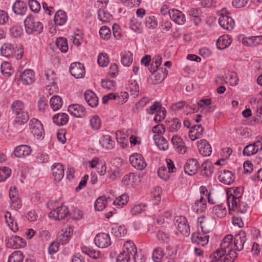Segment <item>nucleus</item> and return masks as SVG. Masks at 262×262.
<instances>
[{
	"mask_svg": "<svg viewBox=\"0 0 262 262\" xmlns=\"http://www.w3.org/2000/svg\"><path fill=\"white\" fill-rule=\"evenodd\" d=\"M24 25L26 31L28 34L40 33L43 30V25L31 15L25 19Z\"/></svg>",
	"mask_w": 262,
	"mask_h": 262,
	"instance_id": "1",
	"label": "nucleus"
},
{
	"mask_svg": "<svg viewBox=\"0 0 262 262\" xmlns=\"http://www.w3.org/2000/svg\"><path fill=\"white\" fill-rule=\"evenodd\" d=\"M174 225L177 230L183 235L187 236L190 234V227L185 216L177 215L174 219Z\"/></svg>",
	"mask_w": 262,
	"mask_h": 262,
	"instance_id": "2",
	"label": "nucleus"
},
{
	"mask_svg": "<svg viewBox=\"0 0 262 262\" xmlns=\"http://www.w3.org/2000/svg\"><path fill=\"white\" fill-rule=\"evenodd\" d=\"M219 23L221 27L227 30H232L235 26L233 19L227 14L226 9H222L221 11Z\"/></svg>",
	"mask_w": 262,
	"mask_h": 262,
	"instance_id": "3",
	"label": "nucleus"
},
{
	"mask_svg": "<svg viewBox=\"0 0 262 262\" xmlns=\"http://www.w3.org/2000/svg\"><path fill=\"white\" fill-rule=\"evenodd\" d=\"M209 230L205 229L204 231H198L193 233L191 236V241L193 243L204 246L208 243L209 236L208 233Z\"/></svg>",
	"mask_w": 262,
	"mask_h": 262,
	"instance_id": "4",
	"label": "nucleus"
},
{
	"mask_svg": "<svg viewBox=\"0 0 262 262\" xmlns=\"http://www.w3.org/2000/svg\"><path fill=\"white\" fill-rule=\"evenodd\" d=\"M30 128L34 136L36 137L37 138L42 137L45 134L42 124L37 119L33 118L31 120Z\"/></svg>",
	"mask_w": 262,
	"mask_h": 262,
	"instance_id": "5",
	"label": "nucleus"
},
{
	"mask_svg": "<svg viewBox=\"0 0 262 262\" xmlns=\"http://www.w3.org/2000/svg\"><path fill=\"white\" fill-rule=\"evenodd\" d=\"M129 161L132 166L138 170H143L147 166L143 157L138 153L132 154L129 157Z\"/></svg>",
	"mask_w": 262,
	"mask_h": 262,
	"instance_id": "6",
	"label": "nucleus"
},
{
	"mask_svg": "<svg viewBox=\"0 0 262 262\" xmlns=\"http://www.w3.org/2000/svg\"><path fill=\"white\" fill-rule=\"evenodd\" d=\"M94 241L96 245L100 248H106L111 244L109 234L105 233H100L97 234Z\"/></svg>",
	"mask_w": 262,
	"mask_h": 262,
	"instance_id": "7",
	"label": "nucleus"
},
{
	"mask_svg": "<svg viewBox=\"0 0 262 262\" xmlns=\"http://www.w3.org/2000/svg\"><path fill=\"white\" fill-rule=\"evenodd\" d=\"M70 72L76 78H82L85 74L84 67L79 62L72 63L70 66Z\"/></svg>",
	"mask_w": 262,
	"mask_h": 262,
	"instance_id": "8",
	"label": "nucleus"
},
{
	"mask_svg": "<svg viewBox=\"0 0 262 262\" xmlns=\"http://www.w3.org/2000/svg\"><path fill=\"white\" fill-rule=\"evenodd\" d=\"M5 241L8 247L13 249L19 248L24 247L25 245L23 239L16 235H13L10 237H7L6 238Z\"/></svg>",
	"mask_w": 262,
	"mask_h": 262,
	"instance_id": "9",
	"label": "nucleus"
},
{
	"mask_svg": "<svg viewBox=\"0 0 262 262\" xmlns=\"http://www.w3.org/2000/svg\"><path fill=\"white\" fill-rule=\"evenodd\" d=\"M262 150V143L260 141H257L252 144L247 145L243 150L244 156H251L256 154L258 151Z\"/></svg>",
	"mask_w": 262,
	"mask_h": 262,
	"instance_id": "10",
	"label": "nucleus"
},
{
	"mask_svg": "<svg viewBox=\"0 0 262 262\" xmlns=\"http://www.w3.org/2000/svg\"><path fill=\"white\" fill-rule=\"evenodd\" d=\"M199 168L198 161L195 159H190L187 161L184 166L185 172L191 176L195 174Z\"/></svg>",
	"mask_w": 262,
	"mask_h": 262,
	"instance_id": "11",
	"label": "nucleus"
},
{
	"mask_svg": "<svg viewBox=\"0 0 262 262\" xmlns=\"http://www.w3.org/2000/svg\"><path fill=\"white\" fill-rule=\"evenodd\" d=\"M171 142L175 149L178 152L184 154L187 150V147L183 140L177 136H173L171 139Z\"/></svg>",
	"mask_w": 262,
	"mask_h": 262,
	"instance_id": "12",
	"label": "nucleus"
},
{
	"mask_svg": "<svg viewBox=\"0 0 262 262\" xmlns=\"http://www.w3.org/2000/svg\"><path fill=\"white\" fill-rule=\"evenodd\" d=\"M68 112L73 116L81 118L85 116V109L82 106L75 104L71 105L68 107Z\"/></svg>",
	"mask_w": 262,
	"mask_h": 262,
	"instance_id": "13",
	"label": "nucleus"
},
{
	"mask_svg": "<svg viewBox=\"0 0 262 262\" xmlns=\"http://www.w3.org/2000/svg\"><path fill=\"white\" fill-rule=\"evenodd\" d=\"M227 194L229 209L230 211H235L239 202L240 195L238 193L236 195H233L231 191H228Z\"/></svg>",
	"mask_w": 262,
	"mask_h": 262,
	"instance_id": "14",
	"label": "nucleus"
},
{
	"mask_svg": "<svg viewBox=\"0 0 262 262\" xmlns=\"http://www.w3.org/2000/svg\"><path fill=\"white\" fill-rule=\"evenodd\" d=\"M31 147L26 145H20L16 147L14 150V156L17 158H25L31 152Z\"/></svg>",
	"mask_w": 262,
	"mask_h": 262,
	"instance_id": "15",
	"label": "nucleus"
},
{
	"mask_svg": "<svg viewBox=\"0 0 262 262\" xmlns=\"http://www.w3.org/2000/svg\"><path fill=\"white\" fill-rule=\"evenodd\" d=\"M247 240L246 232L241 231L234 237V245L236 250L241 251L244 248V244Z\"/></svg>",
	"mask_w": 262,
	"mask_h": 262,
	"instance_id": "16",
	"label": "nucleus"
},
{
	"mask_svg": "<svg viewBox=\"0 0 262 262\" xmlns=\"http://www.w3.org/2000/svg\"><path fill=\"white\" fill-rule=\"evenodd\" d=\"M219 179L221 182L225 185H230L234 181L235 177L231 171L224 170L220 172Z\"/></svg>",
	"mask_w": 262,
	"mask_h": 262,
	"instance_id": "17",
	"label": "nucleus"
},
{
	"mask_svg": "<svg viewBox=\"0 0 262 262\" xmlns=\"http://www.w3.org/2000/svg\"><path fill=\"white\" fill-rule=\"evenodd\" d=\"M204 129L201 125H195L191 127L189 136L192 141L200 139L203 136Z\"/></svg>",
	"mask_w": 262,
	"mask_h": 262,
	"instance_id": "18",
	"label": "nucleus"
},
{
	"mask_svg": "<svg viewBox=\"0 0 262 262\" xmlns=\"http://www.w3.org/2000/svg\"><path fill=\"white\" fill-rule=\"evenodd\" d=\"M230 248H232V243L222 241L221 244V249L217 250L215 252L211 254V257L216 258V256L222 257L226 254L227 251Z\"/></svg>",
	"mask_w": 262,
	"mask_h": 262,
	"instance_id": "19",
	"label": "nucleus"
},
{
	"mask_svg": "<svg viewBox=\"0 0 262 262\" xmlns=\"http://www.w3.org/2000/svg\"><path fill=\"white\" fill-rule=\"evenodd\" d=\"M169 14L171 19L179 25H182L185 21L184 14L177 9H172L169 11Z\"/></svg>",
	"mask_w": 262,
	"mask_h": 262,
	"instance_id": "20",
	"label": "nucleus"
},
{
	"mask_svg": "<svg viewBox=\"0 0 262 262\" xmlns=\"http://www.w3.org/2000/svg\"><path fill=\"white\" fill-rule=\"evenodd\" d=\"M198 149L200 153L204 156H210L212 152L211 145L205 140H201L199 142Z\"/></svg>",
	"mask_w": 262,
	"mask_h": 262,
	"instance_id": "21",
	"label": "nucleus"
},
{
	"mask_svg": "<svg viewBox=\"0 0 262 262\" xmlns=\"http://www.w3.org/2000/svg\"><path fill=\"white\" fill-rule=\"evenodd\" d=\"M47 207L51 210L50 213H52V211L56 213H69L68 208L66 206L63 205L58 206L56 202H48Z\"/></svg>",
	"mask_w": 262,
	"mask_h": 262,
	"instance_id": "22",
	"label": "nucleus"
},
{
	"mask_svg": "<svg viewBox=\"0 0 262 262\" xmlns=\"http://www.w3.org/2000/svg\"><path fill=\"white\" fill-rule=\"evenodd\" d=\"M52 174L55 180H62L64 176L63 165L59 163H55L52 166Z\"/></svg>",
	"mask_w": 262,
	"mask_h": 262,
	"instance_id": "23",
	"label": "nucleus"
},
{
	"mask_svg": "<svg viewBox=\"0 0 262 262\" xmlns=\"http://www.w3.org/2000/svg\"><path fill=\"white\" fill-rule=\"evenodd\" d=\"M84 98L88 104L94 107L98 104V98L96 95L91 90H87L84 93Z\"/></svg>",
	"mask_w": 262,
	"mask_h": 262,
	"instance_id": "24",
	"label": "nucleus"
},
{
	"mask_svg": "<svg viewBox=\"0 0 262 262\" xmlns=\"http://www.w3.org/2000/svg\"><path fill=\"white\" fill-rule=\"evenodd\" d=\"M73 232L71 228H67L65 230H61L58 233V239L62 245L66 244L70 239Z\"/></svg>",
	"mask_w": 262,
	"mask_h": 262,
	"instance_id": "25",
	"label": "nucleus"
},
{
	"mask_svg": "<svg viewBox=\"0 0 262 262\" xmlns=\"http://www.w3.org/2000/svg\"><path fill=\"white\" fill-rule=\"evenodd\" d=\"M27 10V4L23 1H17L13 4V10L17 15H23L25 14Z\"/></svg>",
	"mask_w": 262,
	"mask_h": 262,
	"instance_id": "26",
	"label": "nucleus"
},
{
	"mask_svg": "<svg viewBox=\"0 0 262 262\" xmlns=\"http://www.w3.org/2000/svg\"><path fill=\"white\" fill-rule=\"evenodd\" d=\"M21 79L24 84H31L34 81L33 71L30 69L25 70L21 74Z\"/></svg>",
	"mask_w": 262,
	"mask_h": 262,
	"instance_id": "27",
	"label": "nucleus"
},
{
	"mask_svg": "<svg viewBox=\"0 0 262 262\" xmlns=\"http://www.w3.org/2000/svg\"><path fill=\"white\" fill-rule=\"evenodd\" d=\"M112 199L111 197L106 198L105 196H99L95 201V207L97 211H102L106 207L108 202H111Z\"/></svg>",
	"mask_w": 262,
	"mask_h": 262,
	"instance_id": "28",
	"label": "nucleus"
},
{
	"mask_svg": "<svg viewBox=\"0 0 262 262\" xmlns=\"http://www.w3.org/2000/svg\"><path fill=\"white\" fill-rule=\"evenodd\" d=\"M231 37L228 35H224L219 37L216 42L218 49L223 50L227 48L231 43Z\"/></svg>",
	"mask_w": 262,
	"mask_h": 262,
	"instance_id": "29",
	"label": "nucleus"
},
{
	"mask_svg": "<svg viewBox=\"0 0 262 262\" xmlns=\"http://www.w3.org/2000/svg\"><path fill=\"white\" fill-rule=\"evenodd\" d=\"M154 140L158 148L163 150H166L168 148V143L166 139L159 135H155Z\"/></svg>",
	"mask_w": 262,
	"mask_h": 262,
	"instance_id": "30",
	"label": "nucleus"
},
{
	"mask_svg": "<svg viewBox=\"0 0 262 262\" xmlns=\"http://www.w3.org/2000/svg\"><path fill=\"white\" fill-rule=\"evenodd\" d=\"M214 167L211 163L209 161L203 162L202 164L201 174L203 176L208 177L211 176L213 172Z\"/></svg>",
	"mask_w": 262,
	"mask_h": 262,
	"instance_id": "31",
	"label": "nucleus"
},
{
	"mask_svg": "<svg viewBox=\"0 0 262 262\" xmlns=\"http://www.w3.org/2000/svg\"><path fill=\"white\" fill-rule=\"evenodd\" d=\"M123 252L133 257L136 254L137 251L135 245L130 241H127L124 244Z\"/></svg>",
	"mask_w": 262,
	"mask_h": 262,
	"instance_id": "32",
	"label": "nucleus"
},
{
	"mask_svg": "<svg viewBox=\"0 0 262 262\" xmlns=\"http://www.w3.org/2000/svg\"><path fill=\"white\" fill-rule=\"evenodd\" d=\"M206 209V200L204 196H201L199 200L195 203L193 206V210L196 213L205 212Z\"/></svg>",
	"mask_w": 262,
	"mask_h": 262,
	"instance_id": "33",
	"label": "nucleus"
},
{
	"mask_svg": "<svg viewBox=\"0 0 262 262\" xmlns=\"http://www.w3.org/2000/svg\"><path fill=\"white\" fill-rule=\"evenodd\" d=\"M69 120L68 115L66 113H59L55 115L53 117L54 123L58 125L66 124Z\"/></svg>",
	"mask_w": 262,
	"mask_h": 262,
	"instance_id": "34",
	"label": "nucleus"
},
{
	"mask_svg": "<svg viewBox=\"0 0 262 262\" xmlns=\"http://www.w3.org/2000/svg\"><path fill=\"white\" fill-rule=\"evenodd\" d=\"M14 48L10 43H5L1 48V54L7 57H13Z\"/></svg>",
	"mask_w": 262,
	"mask_h": 262,
	"instance_id": "35",
	"label": "nucleus"
},
{
	"mask_svg": "<svg viewBox=\"0 0 262 262\" xmlns=\"http://www.w3.org/2000/svg\"><path fill=\"white\" fill-rule=\"evenodd\" d=\"M100 143L104 148L107 149H112L114 145V142L108 135L102 136L100 139Z\"/></svg>",
	"mask_w": 262,
	"mask_h": 262,
	"instance_id": "36",
	"label": "nucleus"
},
{
	"mask_svg": "<svg viewBox=\"0 0 262 262\" xmlns=\"http://www.w3.org/2000/svg\"><path fill=\"white\" fill-rule=\"evenodd\" d=\"M5 218L9 228L14 232L17 231L18 230L17 223L12 214H5Z\"/></svg>",
	"mask_w": 262,
	"mask_h": 262,
	"instance_id": "37",
	"label": "nucleus"
},
{
	"mask_svg": "<svg viewBox=\"0 0 262 262\" xmlns=\"http://www.w3.org/2000/svg\"><path fill=\"white\" fill-rule=\"evenodd\" d=\"M67 18L66 13L62 10H59L55 15L54 21L56 25L62 26L66 22Z\"/></svg>",
	"mask_w": 262,
	"mask_h": 262,
	"instance_id": "38",
	"label": "nucleus"
},
{
	"mask_svg": "<svg viewBox=\"0 0 262 262\" xmlns=\"http://www.w3.org/2000/svg\"><path fill=\"white\" fill-rule=\"evenodd\" d=\"M50 105L53 111H57L62 105V100L60 97L55 95L50 99Z\"/></svg>",
	"mask_w": 262,
	"mask_h": 262,
	"instance_id": "39",
	"label": "nucleus"
},
{
	"mask_svg": "<svg viewBox=\"0 0 262 262\" xmlns=\"http://www.w3.org/2000/svg\"><path fill=\"white\" fill-rule=\"evenodd\" d=\"M15 115L16 118L15 122V123H17L19 125L24 124L27 122L29 119V116L26 111H23V112L19 113Z\"/></svg>",
	"mask_w": 262,
	"mask_h": 262,
	"instance_id": "40",
	"label": "nucleus"
},
{
	"mask_svg": "<svg viewBox=\"0 0 262 262\" xmlns=\"http://www.w3.org/2000/svg\"><path fill=\"white\" fill-rule=\"evenodd\" d=\"M24 259L23 253L20 251H15L9 257L8 262H23Z\"/></svg>",
	"mask_w": 262,
	"mask_h": 262,
	"instance_id": "41",
	"label": "nucleus"
},
{
	"mask_svg": "<svg viewBox=\"0 0 262 262\" xmlns=\"http://www.w3.org/2000/svg\"><path fill=\"white\" fill-rule=\"evenodd\" d=\"M211 223V220L204 215L201 216L198 219V223L200 224L201 230L203 231L205 229H208L210 230Z\"/></svg>",
	"mask_w": 262,
	"mask_h": 262,
	"instance_id": "42",
	"label": "nucleus"
},
{
	"mask_svg": "<svg viewBox=\"0 0 262 262\" xmlns=\"http://www.w3.org/2000/svg\"><path fill=\"white\" fill-rule=\"evenodd\" d=\"M138 178V177L137 176L134 174L133 173H129V174L125 175L123 178L122 182L124 185H133L137 181Z\"/></svg>",
	"mask_w": 262,
	"mask_h": 262,
	"instance_id": "43",
	"label": "nucleus"
},
{
	"mask_svg": "<svg viewBox=\"0 0 262 262\" xmlns=\"http://www.w3.org/2000/svg\"><path fill=\"white\" fill-rule=\"evenodd\" d=\"M56 45L57 48L62 53H66L68 51V46L67 39L63 37H59L57 39Z\"/></svg>",
	"mask_w": 262,
	"mask_h": 262,
	"instance_id": "44",
	"label": "nucleus"
},
{
	"mask_svg": "<svg viewBox=\"0 0 262 262\" xmlns=\"http://www.w3.org/2000/svg\"><path fill=\"white\" fill-rule=\"evenodd\" d=\"M133 61V55L132 53L128 51L125 52L121 58V62L123 65L126 67L130 66Z\"/></svg>",
	"mask_w": 262,
	"mask_h": 262,
	"instance_id": "45",
	"label": "nucleus"
},
{
	"mask_svg": "<svg viewBox=\"0 0 262 262\" xmlns=\"http://www.w3.org/2000/svg\"><path fill=\"white\" fill-rule=\"evenodd\" d=\"M11 108L12 112L15 115L23 112V111H26L24 103L20 100H16L13 102L11 105Z\"/></svg>",
	"mask_w": 262,
	"mask_h": 262,
	"instance_id": "46",
	"label": "nucleus"
},
{
	"mask_svg": "<svg viewBox=\"0 0 262 262\" xmlns=\"http://www.w3.org/2000/svg\"><path fill=\"white\" fill-rule=\"evenodd\" d=\"M52 74L53 75L51 79L49 78V73H47L46 74V76L47 77V79L49 81H50V84H51V85H47L46 87V90L48 91L50 95L53 93V89L56 90L57 89L56 85V83L55 82V77L54 75V72H52Z\"/></svg>",
	"mask_w": 262,
	"mask_h": 262,
	"instance_id": "47",
	"label": "nucleus"
},
{
	"mask_svg": "<svg viewBox=\"0 0 262 262\" xmlns=\"http://www.w3.org/2000/svg\"><path fill=\"white\" fill-rule=\"evenodd\" d=\"M164 256L163 250L160 247L156 248L152 253V258L155 262H161Z\"/></svg>",
	"mask_w": 262,
	"mask_h": 262,
	"instance_id": "48",
	"label": "nucleus"
},
{
	"mask_svg": "<svg viewBox=\"0 0 262 262\" xmlns=\"http://www.w3.org/2000/svg\"><path fill=\"white\" fill-rule=\"evenodd\" d=\"M129 197L126 194H123L118 198H117L113 201V204L118 206L119 207H122L128 201Z\"/></svg>",
	"mask_w": 262,
	"mask_h": 262,
	"instance_id": "49",
	"label": "nucleus"
},
{
	"mask_svg": "<svg viewBox=\"0 0 262 262\" xmlns=\"http://www.w3.org/2000/svg\"><path fill=\"white\" fill-rule=\"evenodd\" d=\"M116 138L117 142L122 146V147L124 148L127 142V139L126 138V135L121 131L118 130L116 133Z\"/></svg>",
	"mask_w": 262,
	"mask_h": 262,
	"instance_id": "50",
	"label": "nucleus"
},
{
	"mask_svg": "<svg viewBox=\"0 0 262 262\" xmlns=\"http://www.w3.org/2000/svg\"><path fill=\"white\" fill-rule=\"evenodd\" d=\"M90 121L91 126L93 129L98 130L100 129L101 125V121L98 116H93Z\"/></svg>",
	"mask_w": 262,
	"mask_h": 262,
	"instance_id": "51",
	"label": "nucleus"
},
{
	"mask_svg": "<svg viewBox=\"0 0 262 262\" xmlns=\"http://www.w3.org/2000/svg\"><path fill=\"white\" fill-rule=\"evenodd\" d=\"M109 58L106 53H100L98 57V63L101 67H106L109 63Z\"/></svg>",
	"mask_w": 262,
	"mask_h": 262,
	"instance_id": "52",
	"label": "nucleus"
},
{
	"mask_svg": "<svg viewBox=\"0 0 262 262\" xmlns=\"http://www.w3.org/2000/svg\"><path fill=\"white\" fill-rule=\"evenodd\" d=\"M1 71L3 74L6 76H10L12 74L11 64L8 62H3L1 65Z\"/></svg>",
	"mask_w": 262,
	"mask_h": 262,
	"instance_id": "53",
	"label": "nucleus"
},
{
	"mask_svg": "<svg viewBox=\"0 0 262 262\" xmlns=\"http://www.w3.org/2000/svg\"><path fill=\"white\" fill-rule=\"evenodd\" d=\"M99 34L101 38L104 40H107L111 36V30L107 26H102L99 30Z\"/></svg>",
	"mask_w": 262,
	"mask_h": 262,
	"instance_id": "54",
	"label": "nucleus"
},
{
	"mask_svg": "<svg viewBox=\"0 0 262 262\" xmlns=\"http://www.w3.org/2000/svg\"><path fill=\"white\" fill-rule=\"evenodd\" d=\"M98 17L100 20L108 22L111 19L112 15L108 12L100 9L98 10Z\"/></svg>",
	"mask_w": 262,
	"mask_h": 262,
	"instance_id": "55",
	"label": "nucleus"
},
{
	"mask_svg": "<svg viewBox=\"0 0 262 262\" xmlns=\"http://www.w3.org/2000/svg\"><path fill=\"white\" fill-rule=\"evenodd\" d=\"M170 123L169 129L170 132H176L178 130L181 126V122L178 118L172 119Z\"/></svg>",
	"mask_w": 262,
	"mask_h": 262,
	"instance_id": "56",
	"label": "nucleus"
},
{
	"mask_svg": "<svg viewBox=\"0 0 262 262\" xmlns=\"http://www.w3.org/2000/svg\"><path fill=\"white\" fill-rule=\"evenodd\" d=\"M163 109H164V108L162 107L160 102H155L149 108L147 109V112L150 114H153Z\"/></svg>",
	"mask_w": 262,
	"mask_h": 262,
	"instance_id": "57",
	"label": "nucleus"
},
{
	"mask_svg": "<svg viewBox=\"0 0 262 262\" xmlns=\"http://www.w3.org/2000/svg\"><path fill=\"white\" fill-rule=\"evenodd\" d=\"M170 215L165 216L163 214H159L155 216L156 222L160 225H164L165 223H168L170 219Z\"/></svg>",
	"mask_w": 262,
	"mask_h": 262,
	"instance_id": "58",
	"label": "nucleus"
},
{
	"mask_svg": "<svg viewBox=\"0 0 262 262\" xmlns=\"http://www.w3.org/2000/svg\"><path fill=\"white\" fill-rule=\"evenodd\" d=\"M11 174V169L8 167H3L0 168V182L6 180Z\"/></svg>",
	"mask_w": 262,
	"mask_h": 262,
	"instance_id": "59",
	"label": "nucleus"
},
{
	"mask_svg": "<svg viewBox=\"0 0 262 262\" xmlns=\"http://www.w3.org/2000/svg\"><path fill=\"white\" fill-rule=\"evenodd\" d=\"M131 28L135 32L140 33L142 31V25L139 23L136 18H133L130 21Z\"/></svg>",
	"mask_w": 262,
	"mask_h": 262,
	"instance_id": "60",
	"label": "nucleus"
},
{
	"mask_svg": "<svg viewBox=\"0 0 262 262\" xmlns=\"http://www.w3.org/2000/svg\"><path fill=\"white\" fill-rule=\"evenodd\" d=\"M23 29L19 26H14L10 28V34L11 36L17 37L21 35Z\"/></svg>",
	"mask_w": 262,
	"mask_h": 262,
	"instance_id": "61",
	"label": "nucleus"
},
{
	"mask_svg": "<svg viewBox=\"0 0 262 262\" xmlns=\"http://www.w3.org/2000/svg\"><path fill=\"white\" fill-rule=\"evenodd\" d=\"M101 84L104 89L109 90H114L116 86V83L111 80H102Z\"/></svg>",
	"mask_w": 262,
	"mask_h": 262,
	"instance_id": "62",
	"label": "nucleus"
},
{
	"mask_svg": "<svg viewBox=\"0 0 262 262\" xmlns=\"http://www.w3.org/2000/svg\"><path fill=\"white\" fill-rule=\"evenodd\" d=\"M169 171H167L166 168L164 166H162L159 168L158 174L159 177L163 180H167L169 178Z\"/></svg>",
	"mask_w": 262,
	"mask_h": 262,
	"instance_id": "63",
	"label": "nucleus"
},
{
	"mask_svg": "<svg viewBox=\"0 0 262 262\" xmlns=\"http://www.w3.org/2000/svg\"><path fill=\"white\" fill-rule=\"evenodd\" d=\"M147 205L145 204H140L135 205L132 209L133 213H142L147 211Z\"/></svg>",
	"mask_w": 262,
	"mask_h": 262,
	"instance_id": "64",
	"label": "nucleus"
}]
</instances>
